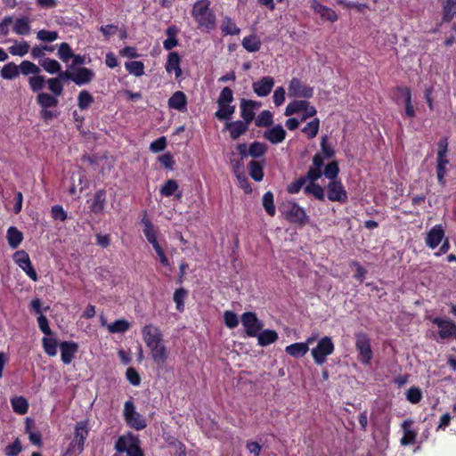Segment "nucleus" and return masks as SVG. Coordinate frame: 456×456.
I'll return each instance as SVG.
<instances>
[{"mask_svg": "<svg viewBox=\"0 0 456 456\" xmlns=\"http://www.w3.org/2000/svg\"><path fill=\"white\" fill-rule=\"evenodd\" d=\"M20 73L24 76L33 75L28 77L29 88L32 92H39L45 86V77L40 75V68L30 61H22L19 66Z\"/></svg>", "mask_w": 456, "mask_h": 456, "instance_id": "nucleus-3", "label": "nucleus"}, {"mask_svg": "<svg viewBox=\"0 0 456 456\" xmlns=\"http://www.w3.org/2000/svg\"><path fill=\"white\" fill-rule=\"evenodd\" d=\"M235 112V106L231 104L222 103L218 105V110L215 113V117L220 120H229Z\"/></svg>", "mask_w": 456, "mask_h": 456, "instance_id": "nucleus-40", "label": "nucleus"}, {"mask_svg": "<svg viewBox=\"0 0 456 456\" xmlns=\"http://www.w3.org/2000/svg\"><path fill=\"white\" fill-rule=\"evenodd\" d=\"M311 8L314 12L320 14L321 18L330 22L338 20V14L331 8L322 4L318 0H312Z\"/></svg>", "mask_w": 456, "mask_h": 456, "instance_id": "nucleus-23", "label": "nucleus"}, {"mask_svg": "<svg viewBox=\"0 0 456 456\" xmlns=\"http://www.w3.org/2000/svg\"><path fill=\"white\" fill-rule=\"evenodd\" d=\"M432 322L438 328V336L442 339H447L450 338H456V324L450 320H444L440 317L433 319Z\"/></svg>", "mask_w": 456, "mask_h": 456, "instance_id": "nucleus-15", "label": "nucleus"}, {"mask_svg": "<svg viewBox=\"0 0 456 456\" xmlns=\"http://www.w3.org/2000/svg\"><path fill=\"white\" fill-rule=\"evenodd\" d=\"M444 238L445 232L443 225L436 224L427 233L425 243L428 248L434 249L443 241Z\"/></svg>", "mask_w": 456, "mask_h": 456, "instance_id": "nucleus-16", "label": "nucleus"}, {"mask_svg": "<svg viewBox=\"0 0 456 456\" xmlns=\"http://www.w3.org/2000/svg\"><path fill=\"white\" fill-rule=\"evenodd\" d=\"M11 404L14 412L23 415L28 411V403L23 396H16L11 400Z\"/></svg>", "mask_w": 456, "mask_h": 456, "instance_id": "nucleus-45", "label": "nucleus"}, {"mask_svg": "<svg viewBox=\"0 0 456 456\" xmlns=\"http://www.w3.org/2000/svg\"><path fill=\"white\" fill-rule=\"evenodd\" d=\"M12 30L15 34L20 36L28 35L31 30L29 19L26 16L16 19Z\"/></svg>", "mask_w": 456, "mask_h": 456, "instance_id": "nucleus-32", "label": "nucleus"}, {"mask_svg": "<svg viewBox=\"0 0 456 456\" xmlns=\"http://www.w3.org/2000/svg\"><path fill=\"white\" fill-rule=\"evenodd\" d=\"M320 128V119L315 118L312 121L308 122L302 129V132L306 134L309 139L314 138Z\"/></svg>", "mask_w": 456, "mask_h": 456, "instance_id": "nucleus-53", "label": "nucleus"}, {"mask_svg": "<svg viewBox=\"0 0 456 456\" xmlns=\"http://www.w3.org/2000/svg\"><path fill=\"white\" fill-rule=\"evenodd\" d=\"M282 214L286 220L291 224L305 225L309 221L305 209L295 201H289L284 204Z\"/></svg>", "mask_w": 456, "mask_h": 456, "instance_id": "nucleus-7", "label": "nucleus"}, {"mask_svg": "<svg viewBox=\"0 0 456 456\" xmlns=\"http://www.w3.org/2000/svg\"><path fill=\"white\" fill-rule=\"evenodd\" d=\"M180 56L176 52L169 53L167 56V61L166 69L167 72H175V77H179L182 75V69L180 67Z\"/></svg>", "mask_w": 456, "mask_h": 456, "instance_id": "nucleus-31", "label": "nucleus"}, {"mask_svg": "<svg viewBox=\"0 0 456 456\" xmlns=\"http://www.w3.org/2000/svg\"><path fill=\"white\" fill-rule=\"evenodd\" d=\"M38 64L45 71L52 75L56 74L61 69V65L58 61L48 57L40 59Z\"/></svg>", "mask_w": 456, "mask_h": 456, "instance_id": "nucleus-36", "label": "nucleus"}, {"mask_svg": "<svg viewBox=\"0 0 456 456\" xmlns=\"http://www.w3.org/2000/svg\"><path fill=\"white\" fill-rule=\"evenodd\" d=\"M289 96L292 98L310 99L314 96V89L297 77H293L288 86Z\"/></svg>", "mask_w": 456, "mask_h": 456, "instance_id": "nucleus-10", "label": "nucleus"}, {"mask_svg": "<svg viewBox=\"0 0 456 456\" xmlns=\"http://www.w3.org/2000/svg\"><path fill=\"white\" fill-rule=\"evenodd\" d=\"M339 174V166L337 160L328 163L324 169L311 167L303 177L306 182L316 183L322 175L327 179L337 178Z\"/></svg>", "mask_w": 456, "mask_h": 456, "instance_id": "nucleus-5", "label": "nucleus"}, {"mask_svg": "<svg viewBox=\"0 0 456 456\" xmlns=\"http://www.w3.org/2000/svg\"><path fill=\"white\" fill-rule=\"evenodd\" d=\"M221 30L224 36L239 35L240 32V29L237 27L235 22L232 20V18H230L228 16H225L224 18L222 25H221Z\"/></svg>", "mask_w": 456, "mask_h": 456, "instance_id": "nucleus-46", "label": "nucleus"}, {"mask_svg": "<svg viewBox=\"0 0 456 456\" xmlns=\"http://www.w3.org/2000/svg\"><path fill=\"white\" fill-rule=\"evenodd\" d=\"M13 261L15 264L33 281L38 280L37 273L32 265L28 254L21 249L13 254Z\"/></svg>", "mask_w": 456, "mask_h": 456, "instance_id": "nucleus-11", "label": "nucleus"}, {"mask_svg": "<svg viewBox=\"0 0 456 456\" xmlns=\"http://www.w3.org/2000/svg\"><path fill=\"white\" fill-rule=\"evenodd\" d=\"M267 151V146L261 142H253L248 146V153L249 156L255 159L263 157Z\"/></svg>", "mask_w": 456, "mask_h": 456, "instance_id": "nucleus-48", "label": "nucleus"}, {"mask_svg": "<svg viewBox=\"0 0 456 456\" xmlns=\"http://www.w3.org/2000/svg\"><path fill=\"white\" fill-rule=\"evenodd\" d=\"M286 135L287 132L281 124H277L271 128L266 129L263 134V137L272 144L282 142L285 140Z\"/></svg>", "mask_w": 456, "mask_h": 456, "instance_id": "nucleus-18", "label": "nucleus"}, {"mask_svg": "<svg viewBox=\"0 0 456 456\" xmlns=\"http://www.w3.org/2000/svg\"><path fill=\"white\" fill-rule=\"evenodd\" d=\"M61 359L64 364H69L78 351V345L74 341H63L60 344Z\"/></svg>", "mask_w": 456, "mask_h": 456, "instance_id": "nucleus-20", "label": "nucleus"}, {"mask_svg": "<svg viewBox=\"0 0 456 456\" xmlns=\"http://www.w3.org/2000/svg\"><path fill=\"white\" fill-rule=\"evenodd\" d=\"M335 345L330 337L322 338L315 347L312 348L311 354L314 362L318 366H322L327 362V357L334 353Z\"/></svg>", "mask_w": 456, "mask_h": 456, "instance_id": "nucleus-4", "label": "nucleus"}, {"mask_svg": "<svg viewBox=\"0 0 456 456\" xmlns=\"http://www.w3.org/2000/svg\"><path fill=\"white\" fill-rule=\"evenodd\" d=\"M330 182L325 187L326 195L330 201L345 204L348 200L347 191L342 182L337 178L329 179Z\"/></svg>", "mask_w": 456, "mask_h": 456, "instance_id": "nucleus-8", "label": "nucleus"}, {"mask_svg": "<svg viewBox=\"0 0 456 456\" xmlns=\"http://www.w3.org/2000/svg\"><path fill=\"white\" fill-rule=\"evenodd\" d=\"M309 350L307 344L294 343L286 346V353L292 357L299 358L304 356Z\"/></svg>", "mask_w": 456, "mask_h": 456, "instance_id": "nucleus-39", "label": "nucleus"}, {"mask_svg": "<svg viewBox=\"0 0 456 456\" xmlns=\"http://www.w3.org/2000/svg\"><path fill=\"white\" fill-rule=\"evenodd\" d=\"M177 33L178 29L175 26H169L167 28L166 35L167 38L163 42V46L166 50L170 51L178 45Z\"/></svg>", "mask_w": 456, "mask_h": 456, "instance_id": "nucleus-37", "label": "nucleus"}, {"mask_svg": "<svg viewBox=\"0 0 456 456\" xmlns=\"http://www.w3.org/2000/svg\"><path fill=\"white\" fill-rule=\"evenodd\" d=\"M20 75L19 66L14 62H8L5 64L1 71L0 76L4 79L12 80Z\"/></svg>", "mask_w": 456, "mask_h": 456, "instance_id": "nucleus-41", "label": "nucleus"}, {"mask_svg": "<svg viewBox=\"0 0 456 456\" xmlns=\"http://www.w3.org/2000/svg\"><path fill=\"white\" fill-rule=\"evenodd\" d=\"M22 452V445L19 438H16L11 444L4 448L6 456H18Z\"/></svg>", "mask_w": 456, "mask_h": 456, "instance_id": "nucleus-63", "label": "nucleus"}, {"mask_svg": "<svg viewBox=\"0 0 456 456\" xmlns=\"http://www.w3.org/2000/svg\"><path fill=\"white\" fill-rule=\"evenodd\" d=\"M263 207L266 213L270 216H274L276 213V208L274 205L273 194L272 191H268L263 195L262 199Z\"/></svg>", "mask_w": 456, "mask_h": 456, "instance_id": "nucleus-49", "label": "nucleus"}, {"mask_svg": "<svg viewBox=\"0 0 456 456\" xmlns=\"http://www.w3.org/2000/svg\"><path fill=\"white\" fill-rule=\"evenodd\" d=\"M94 77V71L89 68L78 67L74 69V83L77 86L87 85Z\"/></svg>", "mask_w": 456, "mask_h": 456, "instance_id": "nucleus-26", "label": "nucleus"}, {"mask_svg": "<svg viewBox=\"0 0 456 456\" xmlns=\"http://www.w3.org/2000/svg\"><path fill=\"white\" fill-rule=\"evenodd\" d=\"M187 296V290L183 288H179L175 289L174 293V301L176 305V309L179 312H183L184 310V299Z\"/></svg>", "mask_w": 456, "mask_h": 456, "instance_id": "nucleus-59", "label": "nucleus"}, {"mask_svg": "<svg viewBox=\"0 0 456 456\" xmlns=\"http://www.w3.org/2000/svg\"><path fill=\"white\" fill-rule=\"evenodd\" d=\"M114 449L118 453L126 452V456H145L139 436L132 432L120 436L115 442Z\"/></svg>", "mask_w": 456, "mask_h": 456, "instance_id": "nucleus-2", "label": "nucleus"}, {"mask_svg": "<svg viewBox=\"0 0 456 456\" xmlns=\"http://www.w3.org/2000/svg\"><path fill=\"white\" fill-rule=\"evenodd\" d=\"M273 123V115L270 110H263L256 118L255 124L258 127H269Z\"/></svg>", "mask_w": 456, "mask_h": 456, "instance_id": "nucleus-50", "label": "nucleus"}, {"mask_svg": "<svg viewBox=\"0 0 456 456\" xmlns=\"http://www.w3.org/2000/svg\"><path fill=\"white\" fill-rule=\"evenodd\" d=\"M9 53L13 56H24L29 51V45L27 41H21L18 45H12L8 48Z\"/></svg>", "mask_w": 456, "mask_h": 456, "instance_id": "nucleus-56", "label": "nucleus"}, {"mask_svg": "<svg viewBox=\"0 0 456 456\" xmlns=\"http://www.w3.org/2000/svg\"><path fill=\"white\" fill-rule=\"evenodd\" d=\"M89 430L87 423L86 421L77 422L72 442L78 445L79 451H84L85 441L87 438Z\"/></svg>", "mask_w": 456, "mask_h": 456, "instance_id": "nucleus-25", "label": "nucleus"}, {"mask_svg": "<svg viewBox=\"0 0 456 456\" xmlns=\"http://www.w3.org/2000/svg\"><path fill=\"white\" fill-rule=\"evenodd\" d=\"M274 86V78L270 76L263 77L252 84L254 93L259 97L269 95Z\"/></svg>", "mask_w": 456, "mask_h": 456, "instance_id": "nucleus-17", "label": "nucleus"}, {"mask_svg": "<svg viewBox=\"0 0 456 456\" xmlns=\"http://www.w3.org/2000/svg\"><path fill=\"white\" fill-rule=\"evenodd\" d=\"M44 350L49 356H55L57 354L58 343L56 338L44 337L42 339Z\"/></svg>", "mask_w": 456, "mask_h": 456, "instance_id": "nucleus-55", "label": "nucleus"}, {"mask_svg": "<svg viewBox=\"0 0 456 456\" xmlns=\"http://www.w3.org/2000/svg\"><path fill=\"white\" fill-rule=\"evenodd\" d=\"M142 336L147 347L164 340L161 330L153 324H146L142 329Z\"/></svg>", "mask_w": 456, "mask_h": 456, "instance_id": "nucleus-14", "label": "nucleus"}, {"mask_svg": "<svg viewBox=\"0 0 456 456\" xmlns=\"http://www.w3.org/2000/svg\"><path fill=\"white\" fill-rule=\"evenodd\" d=\"M396 92L403 98L405 110L404 117L412 118L415 117V109L411 102V91L408 86H400L396 87Z\"/></svg>", "mask_w": 456, "mask_h": 456, "instance_id": "nucleus-24", "label": "nucleus"}, {"mask_svg": "<svg viewBox=\"0 0 456 456\" xmlns=\"http://www.w3.org/2000/svg\"><path fill=\"white\" fill-rule=\"evenodd\" d=\"M45 84L47 85L48 90L52 93L51 94L56 96L57 98L63 94V83H61L56 77L47 79L45 78Z\"/></svg>", "mask_w": 456, "mask_h": 456, "instance_id": "nucleus-42", "label": "nucleus"}, {"mask_svg": "<svg viewBox=\"0 0 456 456\" xmlns=\"http://www.w3.org/2000/svg\"><path fill=\"white\" fill-rule=\"evenodd\" d=\"M260 106V103L257 102H255L253 100H246L241 99L240 100V116L243 118V121L250 124L253 119L255 118L256 113L255 109L258 108Z\"/></svg>", "mask_w": 456, "mask_h": 456, "instance_id": "nucleus-19", "label": "nucleus"}, {"mask_svg": "<svg viewBox=\"0 0 456 456\" xmlns=\"http://www.w3.org/2000/svg\"><path fill=\"white\" fill-rule=\"evenodd\" d=\"M258 345L261 346H266L274 343L278 339V334L273 330H264L262 332H258L256 335Z\"/></svg>", "mask_w": 456, "mask_h": 456, "instance_id": "nucleus-35", "label": "nucleus"}, {"mask_svg": "<svg viewBox=\"0 0 456 456\" xmlns=\"http://www.w3.org/2000/svg\"><path fill=\"white\" fill-rule=\"evenodd\" d=\"M124 419L131 428L140 431L147 427L146 419L135 410L133 401L128 400L124 404Z\"/></svg>", "mask_w": 456, "mask_h": 456, "instance_id": "nucleus-6", "label": "nucleus"}, {"mask_svg": "<svg viewBox=\"0 0 456 456\" xmlns=\"http://www.w3.org/2000/svg\"><path fill=\"white\" fill-rule=\"evenodd\" d=\"M456 15V4L444 2L443 6V21L450 22Z\"/></svg>", "mask_w": 456, "mask_h": 456, "instance_id": "nucleus-57", "label": "nucleus"}, {"mask_svg": "<svg viewBox=\"0 0 456 456\" xmlns=\"http://www.w3.org/2000/svg\"><path fill=\"white\" fill-rule=\"evenodd\" d=\"M187 96L183 91H175L167 101L168 107L179 112L187 111Z\"/></svg>", "mask_w": 456, "mask_h": 456, "instance_id": "nucleus-21", "label": "nucleus"}, {"mask_svg": "<svg viewBox=\"0 0 456 456\" xmlns=\"http://www.w3.org/2000/svg\"><path fill=\"white\" fill-rule=\"evenodd\" d=\"M406 399L412 404L419 403L422 399V391L419 387H411L405 393Z\"/></svg>", "mask_w": 456, "mask_h": 456, "instance_id": "nucleus-58", "label": "nucleus"}, {"mask_svg": "<svg viewBox=\"0 0 456 456\" xmlns=\"http://www.w3.org/2000/svg\"><path fill=\"white\" fill-rule=\"evenodd\" d=\"M37 38L45 43H52L59 38L57 31L41 29L37 33Z\"/></svg>", "mask_w": 456, "mask_h": 456, "instance_id": "nucleus-60", "label": "nucleus"}, {"mask_svg": "<svg viewBox=\"0 0 456 456\" xmlns=\"http://www.w3.org/2000/svg\"><path fill=\"white\" fill-rule=\"evenodd\" d=\"M355 348L359 353V360L362 363L370 364L373 357V352L370 339L366 333L360 332L356 335Z\"/></svg>", "mask_w": 456, "mask_h": 456, "instance_id": "nucleus-9", "label": "nucleus"}, {"mask_svg": "<svg viewBox=\"0 0 456 456\" xmlns=\"http://www.w3.org/2000/svg\"><path fill=\"white\" fill-rule=\"evenodd\" d=\"M249 175L256 182H260L264 178V166L256 160H251L248 163Z\"/></svg>", "mask_w": 456, "mask_h": 456, "instance_id": "nucleus-44", "label": "nucleus"}, {"mask_svg": "<svg viewBox=\"0 0 456 456\" xmlns=\"http://www.w3.org/2000/svg\"><path fill=\"white\" fill-rule=\"evenodd\" d=\"M6 238L12 248H17L23 240V233L16 227L11 226L7 230Z\"/></svg>", "mask_w": 456, "mask_h": 456, "instance_id": "nucleus-34", "label": "nucleus"}, {"mask_svg": "<svg viewBox=\"0 0 456 456\" xmlns=\"http://www.w3.org/2000/svg\"><path fill=\"white\" fill-rule=\"evenodd\" d=\"M56 47L58 48L57 56L63 62L68 63L72 56H74V52L68 43L63 42L56 45Z\"/></svg>", "mask_w": 456, "mask_h": 456, "instance_id": "nucleus-47", "label": "nucleus"}, {"mask_svg": "<svg viewBox=\"0 0 456 456\" xmlns=\"http://www.w3.org/2000/svg\"><path fill=\"white\" fill-rule=\"evenodd\" d=\"M304 192L306 195H312L314 199L324 201L325 200V191L324 188L322 187L317 183H308L304 187Z\"/></svg>", "mask_w": 456, "mask_h": 456, "instance_id": "nucleus-33", "label": "nucleus"}, {"mask_svg": "<svg viewBox=\"0 0 456 456\" xmlns=\"http://www.w3.org/2000/svg\"><path fill=\"white\" fill-rule=\"evenodd\" d=\"M224 322L229 329H234L239 324L237 314L232 311H225L224 314Z\"/></svg>", "mask_w": 456, "mask_h": 456, "instance_id": "nucleus-64", "label": "nucleus"}, {"mask_svg": "<svg viewBox=\"0 0 456 456\" xmlns=\"http://www.w3.org/2000/svg\"><path fill=\"white\" fill-rule=\"evenodd\" d=\"M130 323L125 319H119L108 325L110 333H123L128 330Z\"/></svg>", "mask_w": 456, "mask_h": 456, "instance_id": "nucleus-54", "label": "nucleus"}, {"mask_svg": "<svg viewBox=\"0 0 456 456\" xmlns=\"http://www.w3.org/2000/svg\"><path fill=\"white\" fill-rule=\"evenodd\" d=\"M310 102L306 100H294L289 102L285 110V116H291L307 109Z\"/></svg>", "mask_w": 456, "mask_h": 456, "instance_id": "nucleus-38", "label": "nucleus"}, {"mask_svg": "<svg viewBox=\"0 0 456 456\" xmlns=\"http://www.w3.org/2000/svg\"><path fill=\"white\" fill-rule=\"evenodd\" d=\"M321 154L325 157V159H329L335 156V150L329 143L328 136L324 135L321 140Z\"/></svg>", "mask_w": 456, "mask_h": 456, "instance_id": "nucleus-61", "label": "nucleus"}, {"mask_svg": "<svg viewBox=\"0 0 456 456\" xmlns=\"http://www.w3.org/2000/svg\"><path fill=\"white\" fill-rule=\"evenodd\" d=\"M248 125L249 124L244 122L243 120L227 122L224 125V129L229 131L230 136L232 140H237L241 135L246 134V132L248 130Z\"/></svg>", "mask_w": 456, "mask_h": 456, "instance_id": "nucleus-27", "label": "nucleus"}, {"mask_svg": "<svg viewBox=\"0 0 456 456\" xmlns=\"http://www.w3.org/2000/svg\"><path fill=\"white\" fill-rule=\"evenodd\" d=\"M210 4L209 0H197L191 9V16L198 28L207 32L214 30L216 27V16L210 8Z\"/></svg>", "mask_w": 456, "mask_h": 456, "instance_id": "nucleus-1", "label": "nucleus"}, {"mask_svg": "<svg viewBox=\"0 0 456 456\" xmlns=\"http://www.w3.org/2000/svg\"><path fill=\"white\" fill-rule=\"evenodd\" d=\"M148 348L150 350L151 357L153 362L159 368H162L165 365L169 354L164 340L159 344H153L148 346Z\"/></svg>", "mask_w": 456, "mask_h": 456, "instance_id": "nucleus-13", "label": "nucleus"}, {"mask_svg": "<svg viewBox=\"0 0 456 456\" xmlns=\"http://www.w3.org/2000/svg\"><path fill=\"white\" fill-rule=\"evenodd\" d=\"M106 204V191L103 189L98 190L94 196L93 201L90 205V210L95 215L103 212Z\"/></svg>", "mask_w": 456, "mask_h": 456, "instance_id": "nucleus-29", "label": "nucleus"}, {"mask_svg": "<svg viewBox=\"0 0 456 456\" xmlns=\"http://www.w3.org/2000/svg\"><path fill=\"white\" fill-rule=\"evenodd\" d=\"M241 322L245 328V332L248 337H256L263 328V322L253 312H246L241 315Z\"/></svg>", "mask_w": 456, "mask_h": 456, "instance_id": "nucleus-12", "label": "nucleus"}, {"mask_svg": "<svg viewBox=\"0 0 456 456\" xmlns=\"http://www.w3.org/2000/svg\"><path fill=\"white\" fill-rule=\"evenodd\" d=\"M412 425L413 420L411 419L403 420L401 424V428L403 431V436L400 440L401 445L407 446L415 444L418 434L417 431L411 428Z\"/></svg>", "mask_w": 456, "mask_h": 456, "instance_id": "nucleus-22", "label": "nucleus"}, {"mask_svg": "<svg viewBox=\"0 0 456 456\" xmlns=\"http://www.w3.org/2000/svg\"><path fill=\"white\" fill-rule=\"evenodd\" d=\"M242 46L245 50H247L249 53H255L259 51L261 47V41L256 35H250L248 37H245L242 39Z\"/></svg>", "mask_w": 456, "mask_h": 456, "instance_id": "nucleus-43", "label": "nucleus"}, {"mask_svg": "<svg viewBox=\"0 0 456 456\" xmlns=\"http://www.w3.org/2000/svg\"><path fill=\"white\" fill-rule=\"evenodd\" d=\"M126 69L135 77L144 74V64L140 61H131L125 63Z\"/></svg>", "mask_w": 456, "mask_h": 456, "instance_id": "nucleus-51", "label": "nucleus"}, {"mask_svg": "<svg viewBox=\"0 0 456 456\" xmlns=\"http://www.w3.org/2000/svg\"><path fill=\"white\" fill-rule=\"evenodd\" d=\"M178 189H179L178 183L174 179H168L160 187L159 193L164 197H171L173 195H175V198L177 200H180L182 198V192L179 191L178 193L175 194V192L178 191Z\"/></svg>", "mask_w": 456, "mask_h": 456, "instance_id": "nucleus-30", "label": "nucleus"}, {"mask_svg": "<svg viewBox=\"0 0 456 456\" xmlns=\"http://www.w3.org/2000/svg\"><path fill=\"white\" fill-rule=\"evenodd\" d=\"M37 93L36 102L41 109H50L58 106L59 100L56 96L41 91Z\"/></svg>", "mask_w": 456, "mask_h": 456, "instance_id": "nucleus-28", "label": "nucleus"}, {"mask_svg": "<svg viewBox=\"0 0 456 456\" xmlns=\"http://www.w3.org/2000/svg\"><path fill=\"white\" fill-rule=\"evenodd\" d=\"M233 100L234 98L232 90L230 87L225 86L222 89L216 102L217 105H221L222 103L231 104L233 102Z\"/></svg>", "mask_w": 456, "mask_h": 456, "instance_id": "nucleus-62", "label": "nucleus"}, {"mask_svg": "<svg viewBox=\"0 0 456 456\" xmlns=\"http://www.w3.org/2000/svg\"><path fill=\"white\" fill-rule=\"evenodd\" d=\"M94 102L93 95L86 90H83L77 96V106L81 110H87Z\"/></svg>", "mask_w": 456, "mask_h": 456, "instance_id": "nucleus-52", "label": "nucleus"}]
</instances>
